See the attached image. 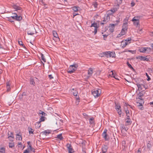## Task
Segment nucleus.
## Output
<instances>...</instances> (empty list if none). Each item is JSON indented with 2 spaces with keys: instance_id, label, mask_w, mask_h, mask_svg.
I'll list each match as a JSON object with an SVG mask.
<instances>
[{
  "instance_id": "nucleus-1",
  "label": "nucleus",
  "mask_w": 153,
  "mask_h": 153,
  "mask_svg": "<svg viewBox=\"0 0 153 153\" xmlns=\"http://www.w3.org/2000/svg\"><path fill=\"white\" fill-rule=\"evenodd\" d=\"M103 54L107 58H114L115 57V54L114 52L107 51L103 53Z\"/></svg>"
},
{
  "instance_id": "nucleus-2",
  "label": "nucleus",
  "mask_w": 153,
  "mask_h": 153,
  "mask_svg": "<svg viewBox=\"0 0 153 153\" xmlns=\"http://www.w3.org/2000/svg\"><path fill=\"white\" fill-rule=\"evenodd\" d=\"M78 67V65L76 64L70 65L68 69V72L70 74L73 73L76 70Z\"/></svg>"
},
{
  "instance_id": "nucleus-3",
  "label": "nucleus",
  "mask_w": 153,
  "mask_h": 153,
  "mask_svg": "<svg viewBox=\"0 0 153 153\" xmlns=\"http://www.w3.org/2000/svg\"><path fill=\"white\" fill-rule=\"evenodd\" d=\"M131 38H128V39H126L125 40H123L121 42V45H122V48H125L126 45L129 44L131 43Z\"/></svg>"
},
{
  "instance_id": "nucleus-4",
  "label": "nucleus",
  "mask_w": 153,
  "mask_h": 153,
  "mask_svg": "<svg viewBox=\"0 0 153 153\" xmlns=\"http://www.w3.org/2000/svg\"><path fill=\"white\" fill-rule=\"evenodd\" d=\"M12 7L13 9H15V11H16L19 13H21L23 11V10L21 7H19L18 6L15 4H13L12 5Z\"/></svg>"
},
{
  "instance_id": "nucleus-5",
  "label": "nucleus",
  "mask_w": 153,
  "mask_h": 153,
  "mask_svg": "<svg viewBox=\"0 0 153 153\" xmlns=\"http://www.w3.org/2000/svg\"><path fill=\"white\" fill-rule=\"evenodd\" d=\"M53 41H52V42L54 44V42L55 44H57V32L56 31H53Z\"/></svg>"
},
{
  "instance_id": "nucleus-6",
  "label": "nucleus",
  "mask_w": 153,
  "mask_h": 153,
  "mask_svg": "<svg viewBox=\"0 0 153 153\" xmlns=\"http://www.w3.org/2000/svg\"><path fill=\"white\" fill-rule=\"evenodd\" d=\"M91 27H94V31L93 32L94 33V34H96L97 31V28L99 27V25H98L97 23H93L91 24Z\"/></svg>"
},
{
  "instance_id": "nucleus-7",
  "label": "nucleus",
  "mask_w": 153,
  "mask_h": 153,
  "mask_svg": "<svg viewBox=\"0 0 153 153\" xmlns=\"http://www.w3.org/2000/svg\"><path fill=\"white\" fill-rule=\"evenodd\" d=\"M93 69L92 68H90L88 69V75H85L84 76L85 79H88L91 76L93 73Z\"/></svg>"
},
{
  "instance_id": "nucleus-8",
  "label": "nucleus",
  "mask_w": 153,
  "mask_h": 153,
  "mask_svg": "<svg viewBox=\"0 0 153 153\" xmlns=\"http://www.w3.org/2000/svg\"><path fill=\"white\" fill-rule=\"evenodd\" d=\"M101 90L98 89V90H94L92 92V94L95 97H98L100 94Z\"/></svg>"
},
{
  "instance_id": "nucleus-9",
  "label": "nucleus",
  "mask_w": 153,
  "mask_h": 153,
  "mask_svg": "<svg viewBox=\"0 0 153 153\" xmlns=\"http://www.w3.org/2000/svg\"><path fill=\"white\" fill-rule=\"evenodd\" d=\"M137 17H134L132 19L131 21L133 22V24L135 26L137 27L139 24V20L138 19H136Z\"/></svg>"
},
{
  "instance_id": "nucleus-10",
  "label": "nucleus",
  "mask_w": 153,
  "mask_h": 153,
  "mask_svg": "<svg viewBox=\"0 0 153 153\" xmlns=\"http://www.w3.org/2000/svg\"><path fill=\"white\" fill-rule=\"evenodd\" d=\"M36 79L38 80V79L36 77L33 78V77H31L30 78V83L31 85H32L33 86H36V83L35 82V81L36 80Z\"/></svg>"
},
{
  "instance_id": "nucleus-11",
  "label": "nucleus",
  "mask_w": 153,
  "mask_h": 153,
  "mask_svg": "<svg viewBox=\"0 0 153 153\" xmlns=\"http://www.w3.org/2000/svg\"><path fill=\"white\" fill-rule=\"evenodd\" d=\"M117 25V24H110L109 26V31L111 33H112L114 31L115 28V26Z\"/></svg>"
},
{
  "instance_id": "nucleus-12",
  "label": "nucleus",
  "mask_w": 153,
  "mask_h": 153,
  "mask_svg": "<svg viewBox=\"0 0 153 153\" xmlns=\"http://www.w3.org/2000/svg\"><path fill=\"white\" fill-rule=\"evenodd\" d=\"M143 91L140 92L138 94V99L140 100V101H142L143 103H144L143 100L142 98V97L143 96Z\"/></svg>"
},
{
  "instance_id": "nucleus-13",
  "label": "nucleus",
  "mask_w": 153,
  "mask_h": 153,
  "mask_svg": "<svg viewBox=\"0 0 153 153\" xmlns=\"http://www.w3.org/2000/svg\"><path fill=\"white\" fill-rule=\"evenodd\" d=\"M13 14L15 15V20L17 21H20L22 20V17L20 16H18L16 13H13Z\"/></svg>"
},
{
  "instance_id": "nucleus-14",
  "label": "nucleus",
  "mask_w": 153,
  "mask_h": 153,
  "mask_svg": "<svg viewBox=\"0 0 153 153\" xmlns=\"http://www.w3.org/2000/svg\"><path fill=\"white\" fill-rule=\"evenodd\" d=\"M67 147L68 149V152L69 153H72L74 152V150L71 144H68L67 145Z\"/></svg>"
},
{
  "instance_id": "nucleus-15",
  "label": "nucleus",
  "mask_w": 153,
  "mask_h": 153,
  "mask_svg": "<svg viewBox=\"0 0 153 153\" xmlns=\"http://www.w3.org/2000/svg\"><path fill=\"white\" fill-rule=\"evenodd\" d=\"M136 85L138 88V90L139 91L142 90H143V88L145 87L144 85L142 84H140L137 83Z\"/></svg>"
},
{
  "instance_id": "nucleus-16",
  "label": "nucleus",
  "mask_w": 153,
  "mask_h": 153,
  "mask_svg": "<svg viewBox=\"0 0 153 153\" xmlns=\"http://www.w3.org/2000/svg\"><path fill=\"white\" fill-rule=\"evenodd\" d=\"M107 130H105L102 134V136L103 137L105 140H108V139L107 138Z\"/></svg>"
},
{
  "instance_id": "nucleus-17",
  "label": "nucleus",
  "mask_w": 153,
  "mask_h": 153,
  "mask_svg": "<svg viewBox=\"0 0 153 153\" xmlns=\"http://www.w3.org/2000/svg\"><path fill=\"white\" fill-rule=\"evenodd\" d=\"M108 148V147L107 146L104 145V146H103L102 147V153H106L107 151Z\"/></svg>"
},
{
  "instance_id": "nucleus-18",
  "label": "nucleus",
  "mask_w": 153,
  "mask_h": 153,
  "mask_svg": "<svg viewBox=\"0 0 153 153\" xmlns=\"http://www.w3.org/2000/svg\"><path fill=\"white\" fill-rule=\"evenodd\" d=\"M125 121L126 122L128 125L131 124L132 123L131 120L130 119V117H127L125 120Z\"/></svg>"
},
{
  "instance_id": "nucleus-19",
  "label": "nucleus",
  "mask_w": 153,
  "mask_h": 153,
  "mask_svg": "<svg viewBox=\"0 0 153 153\" xmlns=\"http://www.w3.org/2000/svg\"><path fill=\"white\" fill-rule=\"evenodd\" d=\"M146 50V47L141 48L139 49V51L141 53H145Z\"/></svg>"
},
{
  "instance_id": "nucleus-20",
  "label": "nucleus",
  "mask_w": 153,
  "mask_h": 153,
  "mask_svg": "<svg viewBox=\"0 0 153 153\" xmlns=\"http://www.w3.org/2000/svg\"><path fill=\"white\" fill-rule=\"evenodd\" d=\"M40 123L41 122H40L39 121L36 122L35 124V127L36 128H39L41 127V124Z\"/></svg>"
},
{
  "instance_id": "nucleus-21",
  "label": "nucleus",
  "mask_w": 153,
  "mask_h": 153,
  "mask_svg": "<svg viewBox=\"0 0 153 153\" xmlns=\"http://www.w3.org/2000/svg\"><path fill=\"white\" fill-rule=\"evenodd\" d=\"M89 121L91 125H92V126L94 125V120L93 118L92 117L90 118L89 120Z\"/></svg>"
},
{
  "instance_id": "nucleus-22",
  "label": "nucleus",
  "mask_w": 153,
  "mask_h": 153,
  "mask_svg": "<svg viewBox=\"0 0 153 153\" xmlns=\"http://www.w3.org/2000/svg\"><path fill=\"white\" fill-rule=\"evenodd\" d=\"M138 101L139 104L138 105V106L139 107V108H140L141 110L143 109V108H143L142 107V104L144 103H143L142 102V101Z\"/></svg>"
},
{
  "instance_id": "nucleus-23",
  "label": "nucleus",
  "mask_w": 153,
  "mask_h": 153,
  "mask_svg": "<svg viewBox=\"0 0 153 153\" xmlns=\"http://www.w3.org/2000/svg\"><path fill=\"white\" fill-rule=\"evenodd\" d=\"M108 16H107L106 17V18L105 17L104 20H103V21L104 22H101V25H103L105 23V22H108Z\"/></svg>"
},
{
  "instance_id": "nucleus-24",
  "label": "nucleus",
  "mask_w": 153,
  "mask_h": 153,
  "mask_svg": "<svg viewBox=\"0 0 153 153\" xmlns=\"http://www.w3.org/2000/svg\"><path fill=\"white\" fill-rule=\"evenodd\" d=\"M16 139L17 140H22V137L21 136L19 135V134H16Z\"/></svg>"
},
{
  "instance_id": "nucleus-25",
  "label": "nucleus",
  "mask_w": 153,
  "mask_h": 153,
  "mask_svg": "<svg viewBox=\"0 0 153 153\" xmlns=\"http://www.w3.org/2000/svg\"><path fill=\"white\" fill-rule=\"evenodd\" d=\"M118 9V8L115 7L111 9L110 11L112 12V13H113L117 11Z\"/></svg>"
},
{
  "instance_id": "nucleus-26",
  "label": "nucleus",
  "mask_w": 153,
  "mask_h": 153,
  "mask_svg": "<svg viewBox=\"0 0 153 153\" xmlns=\"http://www.w3.org/2000/svg\"><path fill=\"white\" fill-rule=\"evenodd\" d=\"M127 23H124L123 26V28L122 29L127 30Z\"/></svg>"
},
{
  "instance_id": "nucleus-27",
  "label": "nucleus",
  "mask_w": 153,
  "mask_h": 153,
  "mask_svg": "<svg viewBox=\"0 0 153 153\" xmlns=\"http://www.w3.org/2000/svg\"><path fill=\"white\" fill-rule=\"evenodd\" d=\"M9 132L8 133V138H9V137H12L13 138H14V137L13 135V133L12 132H10V134H9Z\"/></svg>"
},
{
  "instance_id": "nucleus-28",
  "label": "nucleus",
  "mask_w": 153,
  "mask_h": 153,
  "mask_svg": "<svg viewBox=\"0 0 153 153\" xmlns=\"http://www.w3.org/2000/svg\"><path fill=\"white\" fill-rule=\"evenodd\" d=\"M63 139V137L62 136V133L58 134V139H59L60 140H62Z\"/></svg>"
},
{
  "instance_id": "nucleus-29",
  "label": "nucleus",
  "mask_w": 153,
  "mask_h": 153,
  "mask_svg": "<svg viewBox=\"0 0 153 153\" xmlns=\"http://www.w3.org/2000/svg\"><path fill=\"white\" fill-rule=\"evenodd\" d=\"M117 2V6L119 7L120 4L122 3L123 0H116Z\"/></svg>"
},
{
  "instance_id": "nucleus-30",
  "label": "nucleus",
  "mask_w": 153,
  "mask_h": 153,
  "mask_svg": "<svg viewBox=\"0 0 153 153\" xmlns=\"http://www.w3.org/2000/svg\"><path fill=\"white\" fill-rule=\"evenodd\" d=\"M49 133V132H48L47 130H45L44 131L42 132L41 134H42L45 135H47Z\"/></svg>"
},
{
  "instance_id": "nucleus-31",
  "label": "nucleus",
  "mask_w": 153,
  "mask_h": 153,
  "mask_svg": "<svg viewBox=\"0 0 153 153\" xmlns=\"http://www.w3.org/2000/svg\"><path fill=\"white\" fill-rule=\"evenodd\" d=\"M117 111L120 117L121 115V114L122 113V111L121 110V108H118V109L117 110Z\"/></svg>"
},
{
  "instance_id": "nucleus-32",
  "label": "nucleus",
  "mask_w": 153,
  "mask_h": 153,
  "mask_svg": "<svg viewBox=\"0 0 153 153\" xmlns=\"http://www.w3.org/2000/svg\"><path fill=\"white\" fill-rule=\"evenodd\" d=\"M0 152L1 153H5V148L4 147L1 148Z\"/></svg>"
},
{
  "instance_id": "nucleus-33",
  "label": "nucleus",
  "mask_w": 153,
  "mask_h": 153,
  "mask_svg": "<svg viewBox=\"0 0 153 153\" xmlns=\"http://www.w3.org/2000/svg\"><path fill=\"white\" fill-rule=\"evenodd\" d=\"M115 108L116 109V110L117 109H118V108H121V106H120V105H119V104H116V103H115Z\"/></svg>"
},
{
  "instance_id": "nucleus-34",
  "label": "nucleus",
  "mask_w": 153,
  "mask_h": 153,
  "mask_svg": "<svg viewBox=\"0 0 153 153\" xmlns=\"http://www.w3.org/2000/svg\"><path fill=\"white\" fill-rule=\"evenodd\" d=\"M126 115L127 116V117H130V116L131 115V114L130 113L129 111H126Z\"/></svg>"
},
{
  "instance_id": "nucleus-35",
  "label": "nucleus",
  "mask_w": 153,
  "mask_h": 153,
  "mask_svg": "<svg viewBox=\"0 0 153 153\" xmlns=\"http://www.w3.org/2000/svg\"><path fill=\"white\" fill-rule=\"evenodd\" d=\"M144 56H139L136 57L137 59H140L141 60H144V59H144Z\"/></svg>"
},
{
  "instance_id": "nucleus-36",
  "label": "nucleus",
  "mask_w": 153,
  "mask_h": 153,
  "mask_svg": "<svg viewBox=\"0 0 153 153\" xmlns=\"http://www.w3.org/2000/svg\"><path fill=\"white\" fill-rule=\"evenodd\" d=\"M41 57L42 59L44 62H45L46 61V59L45 58V56L44 55L42 54H41Z\"/></svg>"
},
{
  "instance_id": "nucleus-37",
  "label": "nucleus",
  "mask_w": 153,
  "mask_h": 153,
  "mask_svg": "<svg viewBox=\"0 0 153 153\" xmlns=\"http://www.w3.org/2000/svg\"><path fill=\"white\" fill-rule=\"evenodd\" d=\"M34 131V130L33 128H29V132L30 134H33Z\"/></svg>"
},
{
  "instance_id": "nucleus-38",
  "label": "nucleus",
  "mask_w": 153,
  "mask_h": 153,
  "mask_svg": "<svg viewBox=\"0 0 153 153\" xmlns=\"http://www.w3.org/2000/svg\"><path fill=\"white\" fill-rule=\"evenodd\" d=\"M78 7H73L72 8V10L74 11V12H77L78 11Z\"/></svg>"
},
{
  "instance_id": "nucleus-39",
  "label": "nucleus",
  "mask_w": 153,
  "mask_h": 153,
  "mask_svg": "<svg viewBox=\"0 0 153 153\" xmlns=\"http://www.w3.org/2000/svg\"><path fill=\"white\" fill-rule=\"evenodd\" d=\"M93 5L94 7L95 8H97V7L98 4L97 2H93L92 4Z\"/></svg>"
},
{
  "instance_id": "nucleus-40",
  "label": "nucleus",
  "mask_w": 153,
  "mask_h": 153,
  "mask_svg": "<svg viewBox=\"0 0 153 153\" xmlns=\"http://www.w3.org/2000/svg\"><path fill=\"white\" fill-rule=\"evenodd\" d=\"M39 114H41L42 115V116L45 117V116L46 114L43 111H42L41 110L40 111Z\"/></svg>"
},
{
  "instance_id": "nucleus-41",
  "label": "nucleus",
  "mask_w": 153,
  "mask_h": 153,
  "mask_svg": "<svg viewBox=\"0 0 153 153\" xmlns=\"http://www.w3.org/2000/svg\"><path fill=\"white\" fill-rule=\"evenodd\" d=\"M7 18L8 19V20L11 23H12L13 24H14V21L12 20V19L10 18V17H7Z\"/></svg>"
},
{
  "instance_id": "nucleus-42",
  "label": "nucleus",
  "mask_w": 153,
  "mask_h": 153,
  "mask_svg": "<svg viewBox=\"0 0 153 153\" xmlns=\"http://www.w3.org/2000/svg\"><path fill=\"white\" fill-rule=\"evenodd\" d=\"M9 146L10 148H12L14 146V144L13 143H9Z\"/></svg>"
},
{
  "instance_id": "nucleus-43",
  "label": "nucleus",
  "mask_w": 153,
  "mask_h": 153,
  "mask_svg": "<svg viewBox=\"0 0 153 153\" xmlns=\"http://www.w3.org/2000/svg\"><path fill=\"white\" fill-rule=\"evenodd\" d=\"M126 64H127V65L128 66V67L130 68L131 69H133V68L132 67V66L128 62H127Z\"/></svg>"
},
{
  "instance_id": "nucleus-44",
  "label": "nucleus",
  "mask_w": 153,
  "mask_h": 153,
  "mask_svg": "<svg viewBox=\"0 0 153 153\" xmlns=\"http://www.w3.org/2000/svg\"><path fill=\"white\" fill-rule=\"evenodd\" d=\"M45 117H44L43 116H41V118L40 119V121H39L40 122H43L45 120Z\"/></svg>"
},
{
  "instance_id": "nucleus-45",
  "label": "nucleus",
  "mask_w": 153,
  "mask_h": 153,
  "mask_svg": "<svg viewBox=\"0 0 153 153\" xmlns=\"http://www.w3.org/2000/svg\"><path fill=\"white\" fill-rule=\"evenodd\" d=\"M63 123V120H59V123L60 124V126L61 127L62 125H63L62 123Z\"/></svg>"
},
{
  "instance_id": "nucleus-46",
  "label": "nucleus",
  "mask_w": 153,
  "mask_h": 153,
  "mask_svg": "<svg viewBox=\"0 0 153 153\" xmlns=\"http://www.w3.org/2000/svg\"><path fill=\"white\" fill-rule=\"evenodd\" d=\"M6 88H7V92L9 91L10 89V86H6Z\"/></svg>"
},
{
  "instance_id": "nucleus-47",
  "label": "nucleus",
  "mask_w": 153,
  "mask_h": 153,
  "mask_svg": "<svg viewBox=\"0 0 153 153\" xmlns=\"http://www.w3.org/2000/svg\"><path fill=\"white\" fill-rule=\"evenodd\" d=\"M146 51L148 52H150L151 48H150L146 47Z\"/></svg>"
},
{
  "instance_id": "nucleus-48",
  "label": "nucleus",
  "mask_w": 153,
  "mask_h": 153,
  "mask_svg": "<svg viewBox=\"0 0 153 153\" xmlns=\"http://www.w3.org/2000/svg\"><path fill=\"white\" fill-rule=\"evenodd\" d=\"M33 149L32 148V147H31V145H29V147H28V148L27 149H28V150H30V151H33Z\"/></svg>"
},
{
  "instance_id": "nucleus-49",
  "label": "nucleus",
  "mask_w": 153,
  "mask_h": 153,
  "mask_svg": "<svg viewBox=\"0 0 153 153\" xmlns=\"http://www.w3.org/2000/svg\"><path fill=\"white\" fill-rule=\"evenodd\" d=\"M124 110L126 112V111H128V110L127 109V105H124Z\"/></svg>"
},
{
  "instance_id": "nucleus-50",
  "label": "nucleus",
  "mask_w": 153,
  "mask_h": 153,
  "mask_svg": "<svg viewBox=\"0 0 153 153\" xmlns=\"http://www.w3.org/2000/svg\"><path fill=\"white\" fill-rule=\"evenodd\" d=\"M146 76L148 78V79H147V80L148 81H149L151 79L150 78L149 76L148 75L147 73H146Z\"/></svg>"
},
{
  "instance_id": "nucleus-51",
  "label": "nucleus",
  "mask_w": 153,
  "mask_h": 153,
  "mask_svg": "<svg viewBox=\"0 0 153 153\" xmlns=\"http://www.w3.org/2000/svg\"><path fill=\"white\" fill-rule=\"evenodd\" d=\"M126 30L122 29L121 31V33H122V34H123L124 35H125L126 33L125 32Z\"/></svg>"
},
{
  "instance_id": "nucleus-52",
  "label": "nucleus",
  "mask_w": 153,
  "mask_h": 153,
  "mask_svg": "<svg viewBox=\"0 0 153 153\" xmlns=\"http://www.w3.org/2000/svg\"><path fill=\"white\" fill-rule=\"evenodd\" d=\"M30 151L28 149H26L24 152V153H29Z\"/></svg>"
},
{
  "instance_id": "nucleus-53",
  "label": "nucleus",
  "mask_w": 153,
  "mask_h": 153,
  "mask_svg": "<svg viewBox=\"0 0 153 153\" xmlns=\"http://www.w3.org/2000/svg\"><path fill=\"white\" fill-rule=\"evenodd\" d=\"M131 7H133L135 5V3L133 2L132 1L131 3Z\"/></svg>"
},
{
  "instance_id": "nucleus-54",
  "label": "nucleus",
  "mask_w": 153,
  "mask_h": 153,
  "mask_svg": "<svg viewBox=\"0 0 153 153\" xmlns=\"http://www.w3.org/2000/svg\"><path fill=\"white\" fill-rule=\"evenodd\" d=\"M73 95L75 96H77V94H78V93L77 92H73Z\"/></svg>"
},
{
  "instance_id": "nucleus-55",
  "label": "nucleus",
  "mask_w": 153,
  "mask_h": 153,
  "mask_svg": "<svg viewBox=\"0 0 153 153\" xmlns=\"http://www.w3.org/2000/svg\"><path fill=\"white\" fill-rule=\"evenodd\" d=\"M9 17H10L12 19H13L15 20V15H14L13 16Z\"/></svg>"
},
{
  "instance_id": "nucleus-56",
  "label": "nucleus",
  "mask_w": 153,
  "mask_h": 153,
  "mask_svg": "<svg viewBox=\"0 0 153 153\" xmlns=\"http://www.w3.org/2000/svg\"><path fill=\"white\" fill-rule=\"evenodd\" d=\"M48 77L50 79H51L53 78V77L51 75H48Z\"/></svg>"
},
{
  "instance_id": "nucleus-57",
  "label": "nucleus",
  "mask_w": 153,
  "mask_h": 153,
  "mask_svg": "<svg viewBox=\"0 0 153 153\" xmlns=\"http://www.w3.org/2000/svg\"><path fill=\"white\" fill-rule=\"evenodd\" d=\"M6 86H10V83L9 82H7L6 83Z\"/></svg>"
},
{
  "instance_id": "nucleus-58",
  "label": "nucleus",
  "mask_w": 153,
  "mask_h": 153,
  "mask_svg": "<svg viewBox=\"0 0 153 153\" xmlns=\"http://www.w3.org/2000/svg\"><path fill=\"white\" fill-rule=\"evenodd\" d=\"M19 44L20 45H22L23 44V42L22 41H18Z\"/></svg>"
},
{
  "instance_id": "nucleus-59",
  "label": "nucleus",
  "mask_w": 153,
  "mask_h": 153,
  "mask_svg": "<svg viewBox=\"0 0 153 153\" xmlns=\"http://www.w3.org/2000/svg\"><path fill=\"white\" fill-rule=\"evenodd\" d=\"M122 128L123 129H124V130H125L126 131H127V130H128V129H126L125 127L124 126H122Z\"/></svg>"
},
{
  "instance_id": "nucleus-60",
  "label": "nucleus",
  "mask_w": 153,
  "mask_h": 153,
  "mask_svg": "<svg viewBox=\"0 0 153 153\" xmlns=\"http://www.w3.org/2000/svg\"><path fill=\"white\" fill-rule=\"evenodd\" d=\"M18 146L19 147H20L22 146V143H19L18 144Z\"/></svg>"
},
{
  "instance_id": "nucleus-61",
  "label": "nucleus",
  "mask_w": 153,
  "mask_h": 153,
  "mask_svg": "<svg viewBox=\"0 0 153 153\" xmlns=\"http://www.w3.org/2000/svg\"><path fill=\"white\" fill-rule=\"evenodd\" d=\"M111 74H109V75L110 76H113V75H114V73H113V71H111Z\"/></svg>"
},
{
  "instance_id": "nucleus-62",
  "label": "nucleus",
  "mask_w": 153,
  "mask_h": 153,
  "mask_svg": "<svg viewBox=\"0 0 153 153\" xmlns=\"http://www.w3.org/2000/svg\"><path fill=\"white\" fill-rule=\"evenodd\" d=\"M144 59V60L143 61H148L149 60V59L147 58H146V57H144V59Z\"/></svg>"
},
{
  "instance_id": "nucleus-63",
  "label": "nucleus",
  "mask_w": 153,
  "mask_h": 153,
  "mask_svg": "<svg viewBox=\"0 0 153 153\" xmlns=\"http://www.w3.org/2000/svg\"><path fill=\"white\" fill-rule=\"evenodd\" d=\"M28 34L29 35H33L34 34V33H31V32L29 33V32H28Z\"/></svg>"
},
{
  "instance_id": "nucleus-64",
  "label": "nucleus",
  "mask_w": 153,
  "mask_h": 153,
  "mask_svg": "<svg viewBox=\"0 0 153 153\" xmlns=\"http://www.w3.org/2000/svg\"><path fill=\"white\" fill-rule=\"evenodd\" d=\"M64 3L66 5H67L68 4L67 1L65 0Z\"/></svg>"
}]
</instances>
